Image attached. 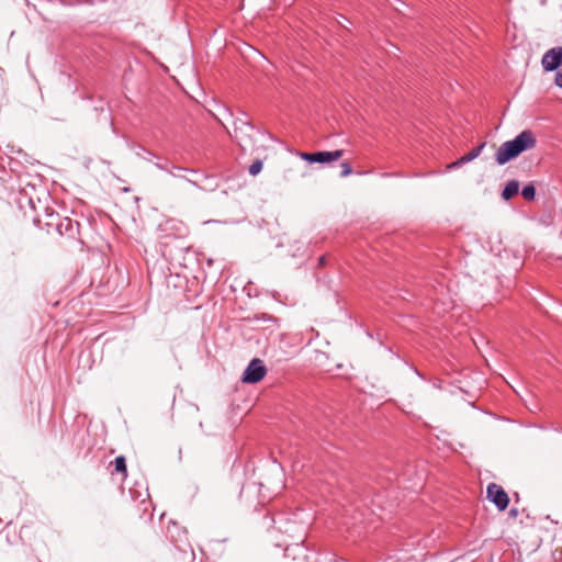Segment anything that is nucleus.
<instances>
[{"instance_id":"6e6552de","label":"nucleus","mask_w":562,"mask_h":562,"mask_svg":"<svg viewBox=\"0 0 562 562\" xmlns=\"http://www.w3.org/2000/svg\"><path fill=\"white\" fill-rule=\"evenodd\" d=\"M485 146H486V143L482 142L479 146L474 147L468 154L460 157L457 161L449 165V168H457V167H460L464 164H468V162L474 160L475 158H477L481 155V153Z\"/></svg>"},{"instance_id":"ddd939ff","label":"nucleus","mask_w":562,"mask_h":562,"mask_svg":"<svg viewBox=\"0 0 562 562\" xmlns=\"http://www.w3.org/2000/svg\"><path fill=\"white\" fill-rule=\"evenodd\" d=\"M182 171H178V170H172V171H168V173L175 178H180V179H183L186 180L187 182H189L190 184L194 186V187H198L200 188V184L198 183L196 180H193V179H189V178H186L184 176L181 175Z\"/></svg>"},{"instance_id":"f8f14e48","label":"nucleus","mask_w":562,"mask_h":562,"mask_svg":"<svg viewBox=\"0 0 562 562\" xmlns=\"http://www.w3.org/2000/svg\"><path fill=\"white\" fill-rule=\"evenodd\" d=\"M521 195L527 201H533L535 198H536V188H535V186L532 183H528V184L524 186V188L521 190Z\"/></svg>"},{"instance_id":"6ab92c4d","label":"nucleus","mask_w":562,"mask_h":562,"mask_svg":"<svg viewBox=\"0 0 562 562\" xmlns=\"http://www.w3.org/2000/svg\"><path fill=\"white\" fill-rule=\"evenodd\" d=\"M326 257L322 256L319 257V265H325Z\"/></svg>"},{"instance_id":"f3484780","label":"nucleus","mask_w":562,"mask_h":562,"mask_svg":"<svg viewBox=\"0 0 562 562\" xmlns=\"http://www.w3.org/2000/svg\"><path fill=\"white\" fill-rule=\"evenodd\" d=\"M165 248H166V249L164 250V255H165V256L169 255L170 257H172V252H171V250H169V249H168V246H167V245H165Z\"/></svg>"},{"instance_id":"4468645a","label":"nucleus","mask_w":562,"mask_h":562,"mask_svg":"<svg viewBox=\"0 0 562 562\" xmlns=\"http://www.w3.org/2000/svg\"><path fill=\"white\" fill-rule=\"evenodd\" d=\"M262 170V161L260 159L255 160L249 166V173L251 176H257Z\"/></svg>"},{"instance_id":"f03ea898","label":"nucleus","mask_w":562,"mask_h":562,"mask_svg":"<svg viewBox=\"0 0 562 562\" xmlns=\"http://www.w3.org/2000/svg\"><path fill=\"white\" fill-rule=\"evenodd\" d=\"M537 145L535 134L530 130L519 133L514 139L503 143L495 153V161L503 166Z\"/></svg>"},{"instance_id":"f257e3e1","label":"nucleus","mask_w":562,"mask_h":562,"mask_svg":"<svg viewBox=\"0 0 562 562\" xmlns=\"http://www.w3.org/2000/svg\"><path fill=\"white\" fill-rule=\"evenodd\" d=\"M234 139L244 153H257L266 146L259 142L260 138L271 139V135L257 130L250 122L237 119L234 122Z\"/></svg>"},{"instance_id":"423d86ee","label":"nucleus","mask_w":562,"mask_h":562,"mask_svg":"<svg viewBox=\"0 0 562 562\" xmlns=\"http://www.w3.org/2000/svg\"><path fill=\"white\" fill-rule=\"evenodd\" d=\"M344 155L342 149H337L334 151H316V153H302L301 158L310 164L319 162H330L334 160H338Z\"/></svg>"},{"instance_id":"9d476101","label":"nucleus","mask_w":562,"mask_h":562,"mask_svg":"<svg viewBox=\"0 0 562 562\" xmlns=\"http://www.w3.org/2000/svg\"><path fill=\"white\" fill-rule=\"evenodd\" d=\"M519 191V181L518 180H509L502 191V199L504 201H509L514 195H516Z\"/></svg>"},{"instance_id":"0eeeda50","label":"nucleus","mask_w":562,"mask_h":562,"mask_svg":"<svg viewBox=\"0 0 562 562\" xmlns=\"http://www.w3.org/2000/svg\"><path fill=\"white\" fill-rule=\"evenodd\" d=\"M56 229L61 236L75 239L79 235V223L69 217H64L57 223Z\"/></svg>"},{"instance_id":"20e7f679","label":"nucleus","mask_w":562,"mask_h":562,"mask_svg":"<svg viewBox=\"0 0 562 562\" xmlns=\"http://www.w3.org/2000/svg\"><path fill=\"white\" fill-rule=\"evenodd\" d=\"M486 497L498 510L503 512L508 507L509 497L505 490L496 483H490L486 488Z\"/></svg>"},{"instance_id":"39448f33","label":"nucleus","mask_w":562,"mask_h":562,"mask_svg":"<svg viewBox=\"0 0 562 562\" xmlns=\"http://www.w3.org/2000/svg\"><path fill=\"white\" fill-rule=\"evenodd\" d=\"M541 66L548 72L558 70L562 66V46L548 49L542 56Z\"/></svg>"},{"instance_id":"4be33fe9","label":"nucleus","mask_w":562,"mask_h":562,"mask_svg":"<svg viewBox=\"0 0 562 562\" xmlns=\"http://www.w3.org/2000/svg\"><path fill=\"white\" fill-rule=\"evenodd\" d=\"M267 319L271 321V322H277L276 318H273L272 316H267Z\"/></svg>"},{"instance_id":"9b49d317","label":"nucleus","mask_w":562,"mask_h":562,"mask_svg":"<svg viewBox=\"0 0 562 562\" xmlns=\"http://www.w3.org/2000/svg\"><path fill=\"white\" fill-rule=\"evenodd\" d=\"M112 464H114L112 475L120 474V480L121 482H123L127 476L126 459H114V462H111L109 467H111Z\"/></svg>"},{"instance_id":"aec40b11","label":"nucleus","mask_w":562,"mask_h":562,"mask_svg":"<svg viewBox=\"0 0 562 562\" xmlns=\"http://www.w3.org/2000/svg\"><path fill=\"white\" fill-rule=\"evenodd\" d=\"M147 158H145L146 160L150 161V157L154 156V154L151 151H147Z\"/></svg>"},{"instance_id":"dca6fc26","label":"nucleus","mask_w":562,"mask_h":562,"mask_svg":"<svg viewBox=\"0 0 562 562\" xmlns=\"http://www.w3.org/2000/svg\"><path fill=\"white\" fill-rule=\"evenodd\" d=\"M293 549H302V544L296 543V544L293 547ZM291 550H292V548H291V547H286V548H285V555H286V557H290V552H291Z\"/></svg>"},{"instance_id":"2eb2a0df","label":"nucleus","mask_w":562,"mask_h":562,"mask_svg":"<svg viewBox=\"0 0 562 562\" xmlns=\"http://www.w3.org/2000/svg\"><path fill=\"white\" fill-rule=\"evenodd\" d=\"M352 173V168L349 162L345 161L341 164L340 177H347Z\"/></svg>"},{"instance_id":"7ed1b4c3","label":"nucleus","mask_w":562,"mask_h":562,"mask_svg":"<svg viewBox=\"0 0 562 562\" xmlns=\"http://www.w3.org/2000/svg\"><path fill=\"white\" fill-rule=\"evenodd\" d=\"M266 373L267 369L263 364V361L261 359L255 358L245 369L241 381L250 384L258 383L265 378Z\"/></svg>"},{"instance_id":"412c9836","label":"nucleus","mask_w":562,"mask_h":562,"mask_svg":"<svg viewBox=\"0 0 562 562\" xmlns=\"http://www.w3.org/2000/svg\"><path fill=\"white\" fill-rule=\"evenodd\" d=\"M147 158H145L146 160L150 161V157L154 156V154L151 151H147Z\"/></svg>"},{"instance_id":"1a4fd4ad","label":"nucleus","mask_w":562,"mask_h":562,"mask_svg":"<svg viewBox=\"0 0 562 562\" xmlns=\"http://www.w3.org/2000/svg\"><path fill=\"white\" fill-rule=\"evenodd\" d=\"M154 166L161 170V171H165L168 173V171H172V170H178V171H188V172H192V173H196L195 170L193 169H188V168H184V167H180V166H177L175 165L172 161H170L169 159H159L158 161H155L154 162Z\"/></svg>"},{"instance_id":"5701e85b","label":"nucleus","mask_w":562,"mask_h":562,"mask_svg":"<svg viewBox=\"0 0 562 562\" xmlns=\"http://www.w3.org/2000/svg\"><path fill=\"white\" fill-rule=\"evenodd\" d=\"M0 71H3L1 67H0Z\"/></svg>"},{"instance_id":"a211bd4d","label":"nucleus","mask_w":562,"mask_h":562,"mask_svg":"<svg viewBox=\"0 0 562 562\" xmlns=\"http://www.w3.org/2000/svg\"><path fill=\"white\" fill-rule=\"evenodd\" d=\"M509 514H510V516L516 517L518 515V510L516 508H512Z\"/></svg>"}]
</instances>
